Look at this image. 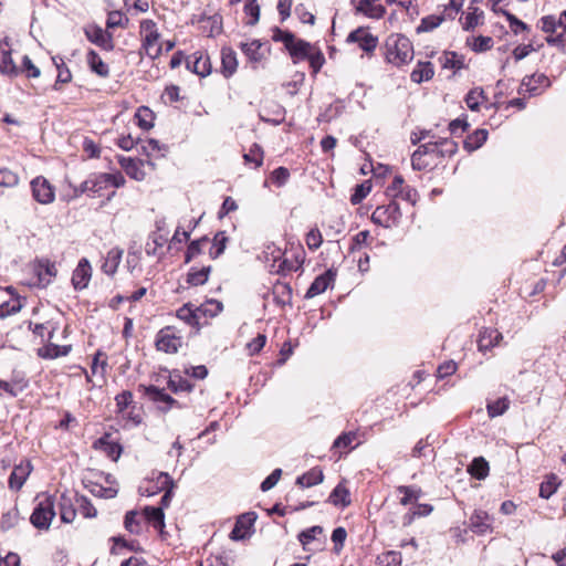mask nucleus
I'll use <instances>...</instances> for the list:
<instances>
[{"label": "nucleus", "instance_id": "5701e85b", "mask_svg": "<svg viewBox=\"0 0 566 566\" xmlns=\"http://www.w3.org/2000/svg\"><path fill=\"white\" fill-rule=\"evenodd\" d=\"M377 0H359L356 7V13H361L371 19H380L386 13L381 4H376Z\"/></svg>", "mask_w": 566, "mask_h": 566}, {"label": "nucleus", "instance_id": "f8f14e48", "mask_svg": "<svg viewBox=\"0 0 566 566\" xmlns=\"http://www.w3.org/2000/svg\"><path fill=\"white\" fill-rule=\"evenodd\" d=\"M549 86H551V81L545 74H543V73L533 74L530 76H525L522 80L518 93L527 92L532 96H536V95L541 94V92H542L541 88H547Z\"/></svg>", "mask_w": 566, "mask_h": 566}, {"label": "nucleus", "instance_id": "603ef678", "mask_svg": "<svg viewBox=\"0 0 566 566\" xmlns=\"http://www.w3.org/2000/svg\"><path fill=\"white\" fill-rule=\"evenodd\" d=\"M142 153L146 155L147 157L153 156L155 153H160L161 156H165V153L167 151V147L165 145H161L156 139H147L143 142L142 144Z\"/></svg>", "mask_w": 566, "mask_h": 566}, {"label": "nucleus", "instance_id": "3c124183", "mask_svg": "<svg viewBox=\"0 0 566 566\" xmlns=\"http://www.w3.org/2000/svg\"><path fill=\"white\" fill-rule=\"evenodd\" d=\"M558 485V478L556 475H551L546 481L541 483L539 496L543 499H549L557 491Z\"/></svg>", "mask_w": 566, "mask_h": 566}, {"label": "nucleus", "instance_id": "ddd939ff", "mask_svg": "<svg viewBox=\"0 0 566 566\" xmlns=\"http://www.w3.org/2000/svg\"><path fill=\"white\" fill-rule=\"evenodd\" d=\"M32 196L34 200L42 205H46L53 201L54 191L44 177H36L31 181Z\"/></svg>", "mask_w": 566, "mask_h": 566}, {"label": "nucleus", "instance_id": "f257e3e1", "mask_svg": "<svg viewBox=\"0 0 566 566\" xmlns=\"http://www.w3.org/2000/svg\"><path fill=\"white\" fill-rule=\"evenodd\" d=\"M125 182V177L119 171L114 174H94L83 181L80 187H73V198L83 193H86L90 197L102 196L103 190L107 189L109 186L120 188Z\"/></svg>", "mask_w": 566, "mask_h": 566}, {"label": "nucleus", "instance_id": "9d476101", "mask_svg": "<svg viewBox=\"0 0 566 566\" xmlns=\"http://www.w3.org/2000/svg\"><path fill=\"white\" fill-rule=\"evenodd\" d=\"M186 66L195 74L206 77L211 73L210 57L202 51H197L186 57Z\"/></svg>", "mask_w": 566, "mask_h": 566}, {"label": "nucleus", "instance_id": "7c9ffc66", "mask_svg": "<svg viewBox=\"0 0 566 566\" xmlns=\"http://www.w3.org/2000/svg\"><path fill=\"white\" fill-rule=\"evenodd\" d=\"M488 135L489 133L484 128H479L474 130L464 139L463 148L469 153L479 149L486 142Z\"/></svg>", "mask_w": 566, "mask_h": 566}, {"label": "nucleus", "instance_id": "1a4fd4ad", "mask_svg": "<svg viewBox=\"0 0 566 566\" xmlns=\"http://www.w3.org/2000/svg\"><path fill=\"white\" fill-rule=\"evenodd\" d=\"M346 42L357 43L364 52L371 53L378 45V38L368 28L359 27L347 35Z\"/></svg>", "mask_w": 566, "mask_h": 566}, {"label": "nucleus", "instance_id": "0eeeda50", "mask_svg": "<svg viewBox=\"0 0 566 566\" xmlns=\"http://www.w3.org/2000/svg\"><path fill=\"white\" fill-rule=\"evenodd\" d=\"M54 515V502L51 496H45L33 509L30 522L38 530H48Z\"/></svg>", "mask_w": 566, "mask_h": 566}, {"label": "nucleus", "instance_id": "c85d7f7f", "mask_svg": "<svg viewBox=\"0 0 566 566\" xmlns=\"http://www.w3.org/2000/svg\"><path fill=\"white\" fill-rule=\"evenodd\" d=\"M434 75V69L431 62L419 61L416 69L411 72L410 78L412 82L420 84L424 81H429Z\"/></svg>", "mask_w": 566, "mask_h": 566}, {"label": "nucleus", "instance_id": "8fccbe9b", "mask_svg": "<svg viewBox=\"0 0 566 566\" xmlns=\"http://www.w3.org/2000/svg\"><path fill=\"white\" fill-rule=\"evenodd\" d=\"M247 164H253L255 168L260 167L263 163V150L260 145L253 144L249 151L243 155Z\"/></svg>", "mask_w": 566, "mask_h": 566}, {"label": "nucleus", "instance_id": "c756f323", "mask_svg": "<svg viewBox=\"0 0 566 566\" xmlns=\"http://www.w3.org/2000/svg\"><path fill=\"white\" fill-rule=\"evenodd\" d=\"M123 256V250L113 248L107 252V255L102 264V271L107 275H113L117 271Z\"/></svg>", "mask_w": 566, "mask_h": 566}, {"label": "nucleus", "instance_id": "2eb2a0df", "mask_svg": "<svg viewBox=\"0 0 566 566\" xmlns=\"http://www.w3.org/2000/svg\"><path fill=\"white\" fill-rule=\"evenodd\" d=\"M92 277V266L87 259L80 260L75 270H73V289L83 290L87 287Z\"/></svg>", "mask_w": 566, "mask_h": 566}, {"label": "nucleus", "instance_id": "cd10ccee", "mask_svg": "<svg viewBox=\"0 0 566 566\" xmlns=\"http://www.w3.org/2000/svg\"><path fill=\"white\" fill-rule=\"evenodd\" d=\"M502 338V334L494 328H484L478 340L479 350L485 352L495 346Z\"/></svg>", "mask_w": 566, "mask_h": 566}, {"label": "nucleus", "instance_id": "4d7b16f0", "mask_svg": "<svg viewBox=\"0 0 566 566\" xmlns=\"http://www.w3.org/2000/svg\"><path fill=\"white\" fill-rule=\"evenodd\" d=\"M20 514L17 507H12L1 517L0 527L2 531H8L15 526L19 522Z\"/></svg>", "mask_w": 566, "mask_h": 566}, {"label": "nucleus", "instance_id": "774afa93", "mask_svg": "<svg viewBox=\"0 0 566 566\" xmlns=\"http://www.w3.org/2000/svg\"><path fill=\"white\" fill-rule=\"evenodd\" d=\"M306 60H308L310 66L312 67L314 74L318 73L325 63L324 54L316 48L311 52Z\"/></svg>", "mask_w": 566, "mask_h": 566}, {"label": "nucleus", "instance_id": "49530a36", "mask_svg": "<svg viewBox=\"0 0 566 566\" xmlns=\"http://www.w3.org/2000/svg\"><path fill=\"white\" fill-rule=\"evenodd\" d=\"M175 482L171 476L166 472H160L157 476L156 485L151 490H147V495H154L158 491H165L168 489H174Z\"/></svg>", "mask_w": 566, "mask_h": 566}, {"label": "nucleus", "instance_id": "de8ad7c7", "mask_svg": "<svg viewBox=\"0 0 566 566\" xmlns=\"http://www.w3.org/2000/svg\"><path fill=\"white\" fill-rule=\"evenodd\" d=\"M208 237H202L198 240L191 241L186 252V263L190 262L193 258L202 253L203 248L208 244Z\"/></svg>", "mask_w": 566, "mask_h": 566}, {"label": "nucleus", "instance_id": "09e8293b", "mask_svg": "<svg viewBox=\"0 0 566 566\" xmlns=\"http://www.w3.org/2000/svg\"><path fill=\"white\" fill-rule=\"evenodd\" d=\"M397 491L403 494L400 499V504L405 506L421 496V490L416 486L400 485L397 488Z\"/></svg>", "mask_w": 566, "mask_h": 566}, {"label": "nucleus", "instance_id": "a18cd8bd", "mask_svg": "<svg viewBox=\"0 0 566 566\" xmlns=\"http://www.w3.org/2000/svg\"><path fill=\"white\" fill-rule=\"evenodd\" d=\"M70 346H59L50 344L49 346L39 348L38 355L44 358H56L59 356L67 355Z\"/></svg>", "mask_w": 566, "mask_h": 566}, {"label": "nucleus", "instance_id": "473e14b6", "mask_svg": "<svg viewBox=\"0 0 566 566\" xmlns=\"http://www.w3.org/2000/svg\"><path fill=\"white\" fill-rule=\"evenodd\" d=\"M328 501L335 506L346 507L350 504V495L348 489L339 483L329 494Z\"/></svg>", "mask_w": 566, "mask_h": 566}, {"label": "nucleus", "instance_id": "5fc2aeb1", "mask_svg": "<svg viewBox=\"0 0 566 566\" xmlns=\"http://www.w3.org/2000/svg\"><path fill=\"white\" fill-rule=\"evenodd\" d=\"M129 20L120 11H111L106 20V29L126 28Z\"/></svg>", "mask_w": 566, "mask_h": 566}, {"label": "nucleus", "instance_id": "bf43d9fd", "mask_svg": "<svg viewBox=\"0 0 566 566\" xmlns=\"http://www.w3.org/2000/svg\"><path fill=\"white\" fill-rule=\"evenodd\" d=\"M507 398H500L493 402L488 403L486 409L491 418L503 415L509 408Z\"/></svg>", "mask_w": 566, "mask_h": 566}, {"label": "nucleus", "instance_id": "72a5a7b5", "mask_svg": "<svg viewBox=\"0 0 566 566\" xmlns=\"http://www.w3.org/2000/svg\"><path fill=\"white\" fill-rule=\"evenodd\" d=\"M210 272V265L203 266L199 270L196 268H191L187 275V283L192 286L203 285L208 281Z\"/></svg>", "mask_w": 566, "mask_h": 566}, {"label": "nucleus", "instance_id": "f3484780", "mask_svg": "<svg viewBox=\"0 0 566 566\" xmlns=\"http://www.w3.org/2000/svg\"><path fill=\"white\" fill-rule=\"evenodd\" d=\"M85 62L90 71L95 75L102 78H106L109 76L111 70L108 64L103 61V59L96 51L90 49L85 55Z\"/></svg>", "mask_w": 566, "mask_h": 566}, {"label": "nucleus", "instance_id": "6ab92c4d", "mask_svg": "<svg viewBox=\"0 0 566 566\" xmlns=\"http://www.w3.org/2000/svg\"><path fill=\"white\" fill-rule=\"evenodd\" d=\"M31 471L32 465L29 461L21 462L15 465L9 476V488L11 490L19 491L23 486Z\"/></svg>", "mask_w": 566, "mask_h": 566}, {"label": "nucleus", "instance_id": "423d86ee", "mask_svg": "<svg viewBox=\"0 0 566 566\" xmlns=\"http://www.w3.org/2000/svg\"><path fill=\"white\" fill-rule=\"evenodd\" d=\"M157 350L176 354L182 346V337L175 326H165L156 335Z\"/></svg>", "mask_w": 566, "mask_h": 566}, {"label": "nucleus", "instance_id": "412c9836", "mask_svg": "<svg viewBox=\"0 0 566 566\" xmlns=\"http://www.w3.org/2000/svg\"><path fill=\"white\" fill-rule=\"evenodd\" d=\"M314 49L315 48L310 42L294 38L287 48V51L293 60V63L296 64L300 61L306 60Z\"/></svg>", "mask_w": 566, "mask_h": 566}, {"label": "nucleus", "instance_id": "4c0bfd02", "mask_svg": "<svg viewBox=\"0 0 566 566\" xmlns=\"http://www.w3.org/2000/svg\"><path fill=\"white\" fill-rule=\"evenodd\" d=\"M0 73L9 76H18L20 69L12 60L10 51H3L0 57Z\"/></svg>", "mask_w": 566, "mask_h": 566}, {"label": "nucleus", "instance_id": "e2e57ef3", "mask_svg": "<svg viewBox=\"0 0 566 566\" xmlns=\"http://www.w3.org/2000/svg\"><path fill=\"white\" fill-rule=\"evenodd\" d=\"M77 510L84 517H95L97 514L93 504L83 495L76 497Z\"/></svg>", "mask_w": 566, "mask_h": 566}, {"label": "nucleus", "instance_id": "680f3d73", "mask_svg": "<svg viewBox=\"0 0 566 566\" xmlns=\"http://www.w3.org/2000/svg\"><path fill=\"white\" fill-rule=\"evenodd\" d=\"M443 21L442 17L428 15L423 18L417 28V32H429L438 28Z\"/></svg>", "mask_w": 566, "mask_h": 566}, {"label": "nucleus", "instance_id": "20e7f679", "mask_svg": "<svg viewBox=\"0 0 566 566\" xmlns=\"http://www.w3.org/2000/svg\"><path fill=\"white\" fill-rule=\"evenodd\" d=\"M401 210L396 200H391L386 206L377 207L371 213V221L384 228L397 226L401 219Z\"/></svg>", "mask_w": 566, "mask_h": 566}, {"label": "nucleus", "instance_id": "58836bf2", "mask_svg": "<svg viewBox=\"0 0 566 566\" xmlns=\"http://www.w3.org/2000/svg\"><path fill=\"white\" fill-rule=\"evenodd\" d=\"M168 388L174 392H190L193 388V385L187 379L182 378L180 375L175 374L170 375L168 380Z\"/></svg>", "mask_w": 566, "mask_h": 566}, {"label": "nucleus", "instance_id": "338daca9", "mask_svg": "<svg viewBox=\"0 0 566 566\" xmlns=\"http://www.w3.org/2000/svg\"><path fill=\"white\" fill-rule=\"evenodd\" d=\"M244 12L251 18L248 24L254 25L258 23L260 19V6L258 4L256 0H247L244 4Z\"/></svg>", "mask_w": 566, "mask_h": 566}, {"label": "nucleus", "instance_id": "aec40b11", "mask_svg": "<svg viewBox=\"0 0 566 566\" xmlns=\"http://www.w3.org/2000/svg\"><path fill=\"white\" fill-rule=\"evenodd\" d=\"M335 273L332 270L318 275L310 285L306 291L305 297L313 298L321 293L325 292L331 283L334 281Z\"/></svg>", "mask_w": 566, "mask_h": 566}, {"label": "nucleus", "instance_id": "052dcab7", "mask_svg": "<svg viewBox=\"0 0 566 566\" xmlns=\"http://www.w3.org/2000/svg\"><path fill=\"white\" fill-rule=\"evenodd\" d=\"M468 44L471 45L474 52H485L493 46V39L491 36L479 35L472 39V43L468 39Z\"/></svg>", "mask_w": 566, "mask_h": 566}, {"label": "nucleus", "instance_id": "bb28decb", "mask_svg": "<svg viewBox=\"0 0 566 566\" xmlns=\"http://www.w3.org/2000/svg\"><path fill=\"white\" fill-rule=\"evenodd\" d=\"M111 434L105 433L96 442L95 447L104 451L112 460L116 461L122 453V447L119 443L109 440Z\"/></svg>", "mask_w": 566, "mask_h": 566}, {"label": "nucleus", "instance_id": "4468645a", "mask_svg": "<svg viewBox=\"0 0 566 566\" xmlns=\"http://www.w3.org/2000/svg\"><path fill=\"white\" fill-rule=\"evenodd\" d=\"M118 164L125 170L129 178L136 181H143L146 178V172L144 170V160L138 158L118 156Z\"/></svg>", "mask_w": 566, "mask_h": 566}, {"label": "nucleus", "instance_id": "6e6d98bb", "mask_svg": "<svg viewBox=\"0 0 566 566\" xmlns=\"http://www.w3.org/2000/svg\"><path fill=\"white\" fill-rule=\"evenodd\" d=\"M323 531V527L319 525H315L302 531L297 537L303 548L306 549V545L314 541L317 535H321Z\"/></svg>", "mask_w": 566, "mask_h": 566}, {"label": "nucleus", "instance_id": "4be33fe9", "mask_svg": "<svg viewBox=\"0 0 566 566\" xmlns=\"http://www.w3.org/2000/svg\"><path fill=\"white\" fill-rule=\"evenodd\" d=\"M262 46L263 44L259 40L242 42L240 45L247 59L253 64L260 63L265 57Z\"/></svg>", "mask_w": 566, "mask_h": 566}, {"label": "nucleus", "instance_id": "9b49d317", "mask_svg": "<svg viewBox=\"0 0 566 566\" xmlns=\"http://www.w3.org/2000/svg\"><path fill=\"white\" fill-rule=\"evenodd\" d=\"M256 521V514L254 512H248L241 514L234 524L230 533V538L232 541H242L251 535V530L253 527L254 522Z\"/></svg>", "mask_w": 566, "mask_h": 566}, {"label": "nucleus", "instance_id": "13d9d810", "mask_svg": "<svg viewBox=\"0 0 566 566\" xmlns=\"http://www.w3.org/2000/svg\"><path fill=\"white\" fill-rule=\"evenodd\" d=\"M198 313L199 311H193L186 304L177 311V317L191 326H196L199 324Z\"/></svg>", "mask_w": 566, "mask_h": 566}, {"label": "nucleus", "instance_id": "e433bc0d", "mask_svg": "<svg viewBox=\"0 0 566 566\" xmlns=\"http://www.w3.org/2000/svg\"><path fill=\"white\" fill-rule=\"evenodd\" d=\"M145 517L153 524L155 528H163L165 526V514L163 507L146 506L144 509Z\"/></svg>", "mask_w": 566, "mask_h": 566}, {"label": "nucleus", "instance_id": "6e6552de", "mask_svg": "<svg viewBox=\"0 0 566 566\" xmlns=\"http://www.w3.org/2000/svg\"><path fill=\"white\" fill-rule=\"evenodd\" d=\"M84 33L91 43L99 46L104 51L111 52L114 50V38L107 29L104 30L96 24H88L84 28Z\"/></svg>", "mask_w": 566, "mask_h": 566}, {"label": "nucleus", "instance_id": "ea45409f", "mask_svg": "<svg viewBox=\"0 0 566 566\" xmlns=\"http://www.w3.org/2000/svg\"><path fill=\"white\" fill-rule=\"evenodd\" d=\"M437 144V156L440 158L452 157L458 151V144L449 138H441Z\"/></svg>", "mask_w": 566, "mask_h": 566}, {"label": "nucleus", "instance_id": "c9c22d12", "mask_svg": "<svg viewBox=\"0 0 566 566\" xmlns=\"http://www.w3.org/2000/svg\"><path fill=\"white\" fill-rule=\"evenodd\" d=\"M54 65L57 69V78L54 87L57 90L59 84L69 83L71 81V71L69 70L64 57L56 55L52 57Z\"/></svg>", "mask_w": 566, "mask_h": 566}, {"label": "nucleus", "instance_id": "a19ab883", "mask_svg": "<svg viewBox=\"0 0 566 566\" xmlns=\"http://www.w3.org/2000/svg\"><path fill=\"white\" fill-rule=\"evenodd\" d=\"M135 118L137 119L138 126L144 130H148L154 126V113L146 106H142L137 109Z\"/></svg>", "mask_w": 566, "mask_h": 566}, {"label": "nucleus", "instance_id": "864d4df0", "mask_svg": "<svg viewBox=\"0 0 566 566\" xmlns=\"http://www.w3.org/2000/svg\"><path fill=\"white\" fill-rule=\"evenodd\" d=\"M442 66L444 69L461 70L464 67V57L455 52H446Z\"/></svg>", "mask_w": 566, "mask_h": 566}, {"label": "nucleus", "instance_id": "37998d69", "mask_svg": "<svg viewBox=\"0 0 566 566\" xmlns=\"http://www.w3.org/2000/svg\"><path fill=\"white\" fill-rule=\"evenodd\" d=\"M470 12L465 17V21L463 23V29L465 31H471L475 27L482 23V19L484 17V13L482 10H480L476 7H469Z\"/></svg>", "mask_w": 566, "mask_h": 566}, {"label": "nucleus", "instance_id": "c03bdc74", "mask_svg": "<svg viewBox=\"0 0 566 566\" xmlns=\"http://www.w3.org/2000/svg\"><path fill=\"white\" fill-rule=\"evenodd\" d=\"M484 101H486V96L482 88H473L465 96L467 106L473 112L479 111L480 104Z\"/></svg>", "mask_w": 566, "mask_h": 566}, {"label": "nucleus", "instance_id": "a211bd4d", "mask_svg": "<svg viewBox=\"0 0 566 566\" xmlns=\"http://www.w3.org/2000/svg\"><path fill=\"white\" fill-rule=\"evenodd\" d=\"M144 389V395L149 398L154 402H163L166 405L165 408H163L164 411L169 410L174 406H179L178 401L174 399L171 396L166 394L164 389H160L156 386H140Z\"/></svg>", "mask_w": 566, "mask_h": 566}, {"label": "nucleus", "instance_id": "7ed1b4c3", "mask_svg": "<svg viewBox=\"0 0 566 566\" xmlns=\"http://www.w3.org/2000/svg\"><path fill=\"white\" fill-rule=\"evenodd\" d=\"M140 34L143 35V50L151 60L157 59L163 52V44L159 42L160 34L153 20L140 22Z\"/></svg>", "mask_w": 566, "mask_h": 566}, {"label": "nucleus", "instance_id": "a878e982", "mask_svg": "<svg viewBox=\"0 0 566 566\" xmlns=\"http://www.w3.org/2000/svg\"><path fill=\"white\" fill-rule=\"evenodd\" d=\"M542 30L545 33H555L557 28H562L566 32V10H564L559 17L544 15L541 18Z\"/></svg>", "mask_w": 566, "mask_h": 566}, {"label": "nucleus", "instance_id": "f03ea898", "mask_svg": "<svg viewBox=\"0 0 566 566\" xmlns=\"http://www.w3.org/2000/svg\"><path fill=\"white\" fill-rule=\"evenodd\" d=\"M413 59V46L411 41L402 34H392L386 41V60L400 66Z\"/></svg>", "mask_w": 566, "mask_h": 566}, {"label": "nucleus", "instance_id": "dca6fc26", "mask_svg": "<svg viewBox=\"0 0 566 566\" xmlns=\"http://www.w3.org/2000/svg\"><path fill=\"white\" fill-rule=\"evenodd\" d=\"M34 272L38 276V285L45 287L56 275L57 270L55 263L50 262L48 259H41L36 261Z\"/></svg>", "mask_w": 566, "mask_h": 566}, {"label": "nucleus", "instance_id": "79ce46f5", "mask_svg": "<svg viewBox=\"0 0 566 566\" xmlns=\"http://www.w3.org/2000/svg\"><path fill=\"white\" fill-rule=\"evenodd\" d=\"M228 242V237L224 231H219L216 233L212 245L210 248L209 254L212 259L219 258L226 250Z\"/></svg>", "mask_w": 566, "mask_h": 566}, {"label": "nucleus", "instance_id": "0e129e2a", "mask_svg": "<svg viewBox=\"0 0 566 566\" xmlns=\"http://www.w3.org/2000/svg\"><path fill=\"white\" fill-rule=\"evenodd\" d=\"M19 182V177L18 175L6 168V167H0V186L1 187H14L17 186Z\"/></svg>", "mask_w": 566, "mask_h": 566}, {"label": "nucleus", "instance_id": "39448f33", "mask_svg": "<svg viewBox=\"0 0 566 566\" xmlns=\"http://www.w3.org/2000/svg\"><path fill=\"white\" fill-rule=\"evenodd\" d=\"M438 146L434 142H428L420 145L411 156V166L415 170H424L437 165Z\"/></svg>", "mask_w": 566, "mask_h": 566}, {"label": "nucleus", "instance_id": "b1692460", "mask_svg": "<svg viewBox=\"0 0 566 566\" xmlns=\"http://www.w3.org/2000/svg\"><path fill=\"white\" fill-rule=\"evenodd\" d=\"M470 528L472 532L483 535L491 530V518L484 511H475L470 517Z\"/></svg>", "mask_w": 566, "mask_h": 566}, {"label": "nucleus", "instance_id": "393cba45", "mask_svg": "<svg viewBox=\"0 0 566 566\" xmlns=\"http://www.w3.org/2000/svg\"><path fill=\"white\" fill-rule=\"evenodd\" d=\"M238 67L237 54L231 48L221 50V72L226 77L234 74Z\"/></svg>", "mask_w": 566, "mask_h": 566}, {"label": "nucleus", "instance_id": "f704fd0d", "mask_svg": "<svg viewBox=\"0 0 566 566\" xmlns=\"http://www.w3.org/2000/svg\"><path fill=\"white\" fill-rule=\"evenodd\" d=\"M489 463L482 457L473 459V461L468 468L469 473L478 480L485 479L489 474Z\"/></svg>", "mask_w": 566, "mask_h": 566}, {"label": "nucleus", "instance_id": "2f4dec72", "mask_svg": "<svg viewBox=\"0 0 566 566\" xmlns=\"http://www.w3.org/2000/svg\"><path fill=\"white\" fill-rule=\"evenodd\" d=\"M324 480L323 471L318 468H313L296 479V484L302 488H311L322 483Z\"/></svg>", "mask_w": 566, "mask_h": 566}, {"label": "nucleus", "instance_id": "69168bd1", "mask_svg": "<svg viewBox=\"0 0 566 566\" xmlns=\"http://www.w3.org/2000/svg\"><path fill=\"white\" fill-rule=\"evenodd\" d=\"M151 242L146 244V253L148 255H156L158 248H163L167 242V238L163 234L154 233L150 237Z\"/></svg>", "mask_w": 566, "mask_h": 566}]
</instances>
